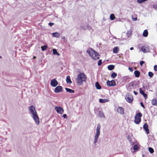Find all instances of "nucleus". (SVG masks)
<instances>
[{"instance_id":"13","label":"nucleus","mask_w":157,"mask_h":157,"mask_svg":"<svg viewBox=\"0 0 157 157\" xmlns=\"http://www.w3.org/2000/svg\"><path fill=\"white\" fill-rule=\"evenodd\" d=\"M140 92L141 94L143 95L145 99H146L147 98V94L144 93V91L142 90V89H140Z\"/></svg>"},{"instance_id":"44","label":"nucleus","mask_w":157,"mask_h":157,"mask_svg":"<svg viewBox=\"0 0 157 157\" xmlns=\"http://www.w3.org/2000/svg\"><path fill=\"white\" fill-rule=\"evenodd\" d=\"M55 88H57V89H58V88H62V87L61 86H57Z\"/></svg>"},{"instance_id":"25","label":"nucleus","mask_w":157,"mask_h":157,"mask_svg":"<svg viewBox=\"0 0 157 157\" xmlns=\"http://www.w3.org/2000/svg\"><path fill=\"white\" fill-rule=\"evenodd\" d=\"M95 86L96 88H101V87L99 85L98 82H97L95 83Z\"/></svg>"},{"instance_id":"22","label":"nucleus","mask_w":157,"mask_h":157,"mask_svg":"<svg viewBox=\"0 0 157 157\" xmlns=\"http://www.w3.org/2000/svg\"><path fill=\"white\" fill-rule=\"evenodd\" d=\"M134 74L136 77H138L140 76V72L137 71H135L134 72Z\"/></svg>"},{"instance_id":"18","label":"nucleus","mask_w":157,"mask_h":157,"mask_svg":"<svg viewBox=\"0 0 157 157\" xmlns=\"http://www.w3.org/2000/svg\"><path fill=\"white\" fill-rule=\"evenodd\" d=\"M66 81L68 83L71 84V83L72 82L71 81L70 77L69 76H67V77Z\"/></svg>"},{"instance_id":"7","label":"nucleus","mask_w":157,"mask_h":157,"mask_svg":"<svg viewBox=\"0 0 157 157\" xmlns=\"http://www.w3.org/2000/svg\"><path fill=\"white\" fill-rule=\"evenodd\" d=\"M107 84L108 86H113L116 85V82L114 80H112L111 81L108 80L107 82Z\"/></svg>"},{"instance_id":"8","label":"nucleus","mask_w":157,"mask_h":157,"mask_svg":"<svg viewBox=\"0 0 157 157\" xmlns=\"http://www.w3.org/2000/svg\"><path fill=\"white\" fill-rule=\"evenodd\" d=\"M141 50L144 53H146L149 52V46H143L141 48Z\"/></svg>"},{"instance_id":"10","label":"nucleus","mask_w":157,"mask_h":157,"mask_svg":"<svg viewBox=\"0 0 157 157\" xmlns=\"http://www.w3.org/2000/svg\"><path fill=\"white\" fill-rule=\"evenodd\" d=\"M117 110V112L123 115L124 113V109L122 107H118Z\"/></svg>"},{"instance_id":"20","label":"nucleus","mask_w":157,"mask_h":157,"mask_svg":"<svg viewBox=\"0 0 157 157\" xmlns=\"http://www.w3.org/2000/svg\"><path fill=\"white\" fill-rule=\"evenodd\" d=\"M108 100L107 99H99V102L100 103H103L105 102H108Z\"/></svg>"},{"instance_id":"28","label":"nucleus","mask_w":157,"mask_h":157,"mask_svg":"<svg viewBox=\"0 0 157 157\" xmlns=\"http://www.w3.org/2000/svg\"><path fill=\"white\" fill-rule=\"evenodd\" d=\"M148 0H137V2L139 4H141L142 2L147 1Z\"/></svg>"},{"instance_id":"30","label":"nucleus","mask_w":157,"mask_h":157,"mask_svg":"<svg viewBox=\"0 0 157 157\" xmlns=\"http://www.w3.org/2000/svg\"><path fill=\"white\" fill-rule=\"evenodd\" d=\"M149 151L151 153H152L154 152V150L151 147H149L148 148Z\"/></svg>"},{"instance_id":"23","label":"nucleus","mask_w":157,"mask_h":157,"mask_svg":"<svg viewBox=\"0 0 157 157\" xmlns=\"http://www.w3.org/2000/svg\"><path fill=\"white\" fill-rule=\"evenodd\" d=\"M101 128V125L100 124H98L96 129V132L100 133V129Z\"/></svg>"},{"instance_id":"39","label":"nucleus","mask_w":157,"mask_h":157,"mask_svg":"<svg viewBox=\"0 0 157 157\" xmlns=\"http://www.w3.org/2000/svg\"><path fill=\"white\" fill-rule=\"evenodd\" d=\"M140 104H141V106L144 108H145V106H144V105H143V103L142 102H141L140 103Z\"/></svg>"},{"instance_id":"50","label":"nucleus","mask_w":157,"mask_h":157,"mask_svg":"<svg viewBox=\"0 0 157 157\" xmlns=\"http://www.w3.org/2000/svg\"><path fill=\"white\" fill-rule=\"evenodd\" d=\"M65 38V37H63V39Z\"/></svg>"},{"instance_id":"46","label":"nucleus","mask_w":157,"mask_h":157,"mask_svg":"<svg viewBox=\"0 0 157 157\" xmlns=\"http://www.w3.org/2000/svg\"><path fill=\"white\" fill-rule=\"evenodd\" d=\"M101 115H102V116H101V117H102V116H103V117H104V115L103 114V113H101Z\"/></svg>"},{"instance_id":"48","label":"nucleus","mask_w":157,"mask_h":157,"mask_svg":"<svg viewBox=\"0 0 157 157\" xmlns=\"http://www.w3.org/2000/svg\"><path fill=\"white\" fill-rule=\"evenodd\" d=\"M36 58V57L35 56H33V59H35Z\"/></svg>"},{"instance_id":"52","label":"nucleus","mask_w":157,"mask_h":157,"mask_svg":"<svg viewBox=\"0 0 157 157\" xmlns=\"http://www.w3.org/2000/svg\"><path fill=\"white\" fill-rule=\"evenodd\" d=\"M65 38V37H63V39Z\"/></svg>"},{"instance_id":"5","label":"nucleus","mask_w":157,"mask_h":157,"mask_svg":"<svg viewBox=\"0 0 157 157\" xmlns=\"http://www.w3.org/2000/svg\"><path fill=\"white\" fill-rule=\"evenodd\" d=\"M125 98L127 101L129 103H131L133 100V96L129 93L126 95Z\"/></svg>"},{"instance_id":"27","label":"nucleus","mask_w":157,"mask_h":157,"mask_svg":"<svg viewBox=\"0 0 157 157\" xmlns=\"http://www.w3.org/2000/svg\"><path fill=\"white\" fill-rule=\"evenodd\" d=\"M41 50L43 51H44L46 50L47 48V46L46 45H44L43 46H41Z\"/></svg>"},{"instance_id":"1","label":"nucleus","mask_w":157,"mask_h":157,"mask_svg":"<svg viewBox=\"0 0 157 157\" xmlns=\"http://www.w3.org/2000/svg\"><path fill=\"white\" fill-rule=\"evenodd\" d=\"M29 110L33 115V117L36 124H38L40 123L39 118L37 114V112L35 108L33 105H31L29 107Z\"/></svg>"},{"instance_id":"35","label":"nucleus","mask_w":157,"mask_h":157,"mask_svg":"<svg viewBox=\"0 0 157 157\" xmlns=\"http://www.w3.org/2000/svg\"><path fill=\"white\" fill-rule=\"evenodd\" d=\"M102 63V62H101V60H99L98 63V66H100L101 65Z\"/></svg>"},{"instance_id":"37","label":"nucleus","mask_w":157,"mask_h":157,"mask_svg":"<svg viewBox=\"0 0 157 157\" xmlns=\"http://www.w3.org/2000/svg\"><path fill=\"white\" fill-rule=\"evenodd\" d=\"M153 7L155 9H157V5H153Z\"/></svg>"},{"instance_id":"11","label":"nucleus","mask_w":157,"mask_h":157,"mask_svg":"<svg viewBox=\"0 0 157 157\" xmlns=\"http://www.w3.org/2000/svg\"><path fill=\"white\" fill-rule=\"evenodd\" d=\"M143 128L147 134L149 133V131L148 129V125L147 123H145L144 125Z\"/></svg>"},{"instance_id":"26","label":"nucleus","mask_w":157,"mask_h":157,"mask_svg":"<svg viewBox=\"0 0 157 157\" xmlns=\"http://www.w3.org/2000/svg\"><path fill=\"white\" fill-rule=\"evenodd\" d=\"M110 18L111 20H113L115 19V17L113 14H112L110 15Z\"/></svg>"},{"instance_id":"42","label":"nucleus","mask_w":157,"mask_h":157,"mask_svg":"<svg viewBox=\"0 0 157 157\" xmlns=\"http://www.w3.org/2000/svg\"><path fill=\"white\" fill-rule=\"evenodd\" d=\"M54 25V23H51L50 22L49 23V25L50 26H52V25Z\"/></svg>"},{"instance_id":"49","label":"nucleus","mask_w":157,"mask_h":157,"mask_svg":"<svg viewBox=\"0 0 157 157\" xmlns=\"http://www.w3.org/2000/svg\"><path fill=\"white\" fill-rule=\"evenodd\" d=\"M142 156H143V157H146L145 156H144V155H143Z\"/></svg>"},{"instance_id":"38","label":"nucleus","mask_w":157,"mask_h":157,"mask_svg":"<svg viewBox=\"0 0 157 157\" xmlns=\"http://www.w3.org/2000/svg\"><path fill=\"white\" fill-rule=\"evenodd\" d=\"M144 63V62L143 61H142L140 62V64L141 66H142L143 64Z\"/></svg>"},{"instance_id":"29","label":"nucleus","mask_w":157,"mask_h":157,"mask_svg":"<svg viewBox=\"0 0 157 157\" xmlns=\"http://www.w3.org/2000/svg\"><path fill=\"white\" fill-rule=\"evenodd\" d=\"M67 92H69L70 93H72L74 92V91L71 89H66Z\"/></svg>"},{"instance_id":"40","label":"nucleus","mask_w":157,"mask_h":157,"mask_svg":"<svg viewBox=\"0 0 157 157\" xmlns=\"http://www.w3.org/2000/svg\"><path fill=\"white\" fill-rule=\"evenodd\" d=\"M132 20L133 21H136L137 19V18H136V17L134 18L133 17H132Z\"/></svg>"},{"instance_id":"19","label":"nucleus","mask_w":157,"mask_h":157,"mask_svg":"<svg viewBox=\"0 0 157 157\" xmlns=\"http://www.w3.org/2000/svg\"><path fill=\"white\" fill-rule=\"evenodd\" d=\"M53 53L54 55H57L58 56H59L60 54L57 51V50L56 49H53Z\"/></svg>"},{"instance_id":"6","label":"nucleus","mask_w":157,"mask_h":157,"mask_svg":"<svg viewBox=\"0 0 157 157\" xmlns=\"http://www.w3.org/2000/svg\"><path fill=\"white\" fill-rule=\"evenodd\" d=\"M55 109L58 113L62 114L63 113V109L61 107L56 106L55 108Z\"/></svg>"},{"instance_id":"24","label":"nucleus","mask_w":157,"mask_h":157,"mask_svg":"<svg viewBox=\"0 0 157 157\" xmlns=\"http://www.w3.org/2000/svg\"><path fill=\"white\" fill-rule=\"evenodd\" d=\"M108 69L110 70H113L114 68V66L113 65H110L108 67Z\"/></svg>"},{"instance_id":"41","label":"nucleus","mask_w":157,"mask_h":157,"mask_svg":"<svg viewBox=\"0 0 157 157\" xmlns=\"http://www.w3.org/2000/svg\"><path fill=\"white\" fill-rule=\"evenodd\" d=\"M63 117L64 118H67V115H66V114H64L63 115Z\"/></svg>"},{"instance_id":"32","label":"nucleus","mask_w":157,"mask_h":157,"mask_svg":"<svg viewBox=\"0 0 157 157\" xmlns=\"http://www.w3.org/2000/svg\"><path fill=\"white\" fill-rule=\"evenodd\" d=\"M117 75V74L115 72H113L111 75V77L113 78H114L115 77H116Z\"/></svg>"},{"instance_id":"4","label":"nucleus","mask_w":157,"mask_h":157,"mask_svg":"<svg viewBox=\"0 0 157 157\" xmlns=\"http://www.w3.org/2000/svg\"><path fill=\"white\" fill-rule=\"evenodd\" d=\"M142 116V114L141 113H138L136 114L135 117V119L134 121L135 124H138L140 123L141 121V117Z\"/></svg>"},{"instance_id":"21","label":"nucleus","mask_w":157,"mask_h":157,"mask_svg":"<svg viewBox=\"0 0 157 157\" xmlns=\"http://www.w3.org/2000/svg\"><path fill=\"white\" fill-rule=\"evenodd\" d=\"M148 34V32L147 30H145L143 32V36L144 37H146L147 36Z\"/></svg>"},{"instance_id":"12","label":"nucleus","mask_w":157,"mask_h":157,"mask_svg":"<svg viewBox=\"0 0 157 157\" xmlns=\"http://www.w3.org/2000/svg\"><path fill=\"white\" fill-rule=\"evenodd\" d=\"M119 48L118 47H115L113 49V52L114 53H117L119 51Z\"/></svg>"},{"instance_id":"34","label":"nucleus","mask_w":157,"mask_h":157,"mask_svg":"<svg viewBox=\"0 0 157 157\" xmlns=\"http://www.w3.org/2000/svg\"><path fill=\"white\" fill-rule=\"evenodd\" d=\"M138 148V147L137 145H135L133 147V149L134 150H136Z\"/></svg>"},{"instance_id":"36","label":"nucleus","mask_w":157,"mask_h":157,"mask_svg":"<svg viewBox=\"0 0 157 157\" xmlns=\"http://www.w3.org/2000/svg\"><path fill=\"white\" fill-rule=\"evenodd\" d=\"M154 70L155 71H157V65H155L154 67Z\"/></svg>"},{"instance_id":"17","label":"nucleus","mask_w":157,"mask_h":157,"mask_svg":"<svg viewBox=\"0 0 157 157\" xmlns=\"http://www.w3.org/2000/svg\"><path fill=\"white\" fill-rule=\"evenodd\" d=\"M53 36L56 37L58 38L60 36V34L59 33L55 32L52 33Z\"/></svg>"},{"instance_id":"14","label":"nucleus","mask_w":157,"mask_h":157,"mask_svg":"<svg viewBox=\"0 0 157 157\" xmlns=\"http://www.w3.org/2000/svg\"><path fill=\"white\" fill-rule=\"evenodd\" d=\"M100 133L96 132V135L95 136L94 140V143H96L97 142L98 138L100 135Z\"/></svg>"},{"instance_id":"3","label":"nucleus","mask_w":157,"mask_h":157,"mask_svg":"<svg viewBox=\"0 0 157 157\" xmlns=\"http://www.w3.org/2000/svg\"><path fill=\"white\" fill-rule=\"evenodd\" d=\"M86 52L93 59L96 60L99 59V54L93 49L91 48L87 50Z\"/></svg>"},{"instance_id":"9","label":"nucleus","mask_w":157,"mask_h":157,"mask_svg":"<svg viewBox=\"0 0 157 157\" xmlns=\"http://www.w3.org/2000/svg\"><path fill=\"white\" fill-rule=\"evenodd\" d=\"M58 84V82L56 79H53L51 80V85L52 86L54 87H56Z\"/></svg>"},{"instance_id":"43","label":"nucleus","mask_w":157,"mask_h":157,"mask_svg":"<svg viewBox=\"0 0 157 157\" xmlns=\"http://www.w3.org/2000/svg\"><path fill=\"white\" fill-rule=\"evenodd\" d=\"M128 69L129 70V71H131V72H132L133 71V70L132 69V68H131V67H129L128 68Z\"/></svg>"},{"instance_id":"16","label":"nucleus","mask_w":157,"mask_h":157,"mask_svg":"<svg viewBox=\"0 0 157 157\" xmlns=\"http://www.w3.org/2000/svg\"><path fill=\"white\" fill-rule=\"evenodd\" d=\"M151 103L152 104L155 106L157 105V101L156 99H153L151 100Z\"/></svg>"},{"instance_id":"47","label":"nucleus","mask_w":157,"mask_h":157,"mask_svg":"<svg viewBox=\"0 0 157 157\" xmlns=\"http://www.w3.org/2000/svg\"><path fill=\"white\" fill-rule=\"evenodd\" d=\"M133 49V47H131L130 48V50H132Z\"/></svg>"},{"instance_id":"45","label":"nucleus","mask_w":157,"mask_h":157,"mask_svg":"<svg viewBox=\"0 0 157 157\" xmlns=\"http://www.w3.org/2000/svg\"><path fill=\"white\" fill-rule=\"evenodd\" d=\"M134 93L136 95L137 94V92H135V91H134Z\"/></svg>"},{"instance_id":"31","label":"nucleus","mask_w":157,"mask_h":157,"mask_svg":"<svg viewBox=\"0 0 157 157\" xmlns=\"http://www.w3.org/2000/svg\"><path fill=\"white\" fill-rule=\"evenodd\" d=\"M62 89H55L54 92L58 93L62 90Z\"/></svg>"},{"instance_id":"15","label":"nucleus","mask_w":157,"mask_h":157,"mask_svg":"<svg viewBox=\"0 0 157 157\" xmlns=\"http://www.w3.org/2000/svg\"><path fill=\"white\" fill-rule=\"evenodd\" d=\"M100 133L96 132V135L95 136L94 140V143H96L97 142L98 138L100 135Z\"/></svg>"},{"instance_id":"33","label":"nucleus","mask_w":157,"mask_h":157,"mask_svg":"<svg viewBox=\"0 0 157 157\" xmlns=\"http://www.w3.org/2000/svg\"><path fill=\"white\" fill-rule=\"evenodd\" d=\"M148 76L151 78L153 76V74L151 72H149L148 73Z\"/></svg>"},{"instance_id":"51","label":"nucleus","mask_w":157,"mask_h":157,"mask_svg":"<svg viewBox=\"0 0 157 157\" xmlns=\"http://www.w3.org/2000/svg\"><path fill=\"white\" fill-rule=\"evenodd\" d=\"M65 38V37H63V39Z\"/></svg>"},{"instance_id":"2","label":"nucleus","mask_w":157,"mask_h":157,"mask_svg":"<svg viewBox=\"0 0 157 157\" xmlns=\"http://www.w3.org/2000/svg\"><path fill=\"white\" fill-rule=\"evenodd\" d=\"M86 76L83 73H80L78 75L76 78L77 84L79 86H81L83 82L86 81Z\"/></svg>"}]
</instances>
